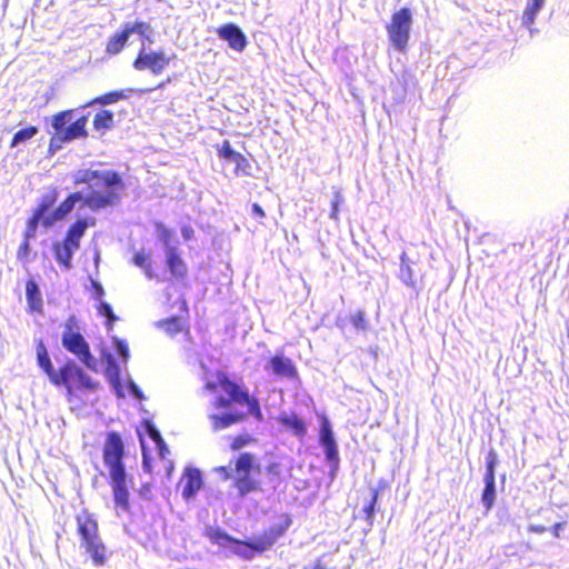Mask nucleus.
Returning <instances> with one entry per match:
<instances>
[{
    "mask_svg": "<svg viewBox=\"0 0 569 569\" xmlns=\"http://www.w3.org/2000/svg\"><path fill=\"white\" fill-rule=\"evenodd\" d=\"M266 370H271L273 375L286 378H293L297 376V370L293 362L283 355L272 357L264 366Z\"/></svg>",
    "mask_w": 569,
    "mask_h": 569,
    "instance_id": "12",
    "label": "nucleus"
},
{
    "mask_svg": "<svg viewBox=\"0 0 569 569\" xmlns=\"http://www.w3.org/2000/svg\"><path fill=\"white\" fill-rule=\"evenodd\" d=\"M143 427H144L147 435L154 443L162 442V437H161L160 431L156 428V426L151 421H149V420L144 421Z\"/></svg>",
    "mask_w": 569,
    "mask_h": 569,
    "instance_id": "44",
    "label": "nucleus"
},
{
    "mask_svg": "<svg viewBox=\"0 0 569 569\" xmlns=\"http://www.w3.org/2000/svg\"><path fill=\"white\" fill-rule=\"evenodd\" d=\"M232 402L231 399H227L224 397H218L214 401L216 408H228Z\"/></svg>",
    "mask_w": 569,
    "mask_h": 569,
    "instance_id": "57",
    "label": "nucleus"
},
{
    "mask_svg": "<svg viewBox=\"0 0 569 569\" xmlns=\"http://www.w3.org/2000/svg\"><path fill=\"white\" fill-rule=\"evenodd\" d=\"M202 486V478L199 470L189 469L184 476L182 496L186 499L193 497Z\"/></svg>",
    "mask_w": 569,
    "mask_h": 569,
    "instance_id": "16",
    "label": "nucleus"
},
{
    "mask_svg": "<svg viewBox=\"0 0 569 569\" xmlns=\"http://www.w3.org/2000/svg\"><path fill=\"white\" fill-rule=\"evenodd\" d=\"M412 264L415 262L409 259L406 252H402L400 256L399 278L408 287H415L416 284Z\"/></svg>",
    "mask_w": 569,
    "mask_h": 569,
    "instance_id": "20",
    "label": "nucleus"
},
{
    "mask_svg": "<svg viewBox=\"0 0 569 569\" xmlns=\"http://www.w3.org/2000/svg\"><path fill=\"white\" fill-rule=\"evenodd\" d=\"M76 183H86L84 206L93 211L114 206L124 189L121 177L111 170H79L73 176Z\"/></svg>",
    "mask_w": 569,
    "mask_h": 569,
    "instance_id": "1",
    "label": "nucleus"
},
{
    "mask_svg": "<svg viewBox=\"0 0 569 569\" xmlns=\"http://www.w3.org/2000/svg\"><path fill=\"white\" fill-rule=\"evenodd\" d=\"M236 487L240 496H244L256 489V482L250 478L249 475H239Z\"/></svg>",
    "mask_w": 569,
    "mask_h": 569,
    "instance_id": "35",
    "label": "nucleus"
},
{
    "mask_svg": "<svg viewBox=\"0 0 569 569\" xmlns=\"http://www.w3.org/2000/svg\"><path fill=\"white\" fill-rule=\"evenodd\" d=\"M219 381L223 391L233 402L242 403L244 400H248V392L242 391L238 385L231 382L224 376Z\"/></svg>",
    "mask_w": 569,
    "mask_h": 569,
    "instance_id": "21",
    "label": "nucleus"
},
{
    "mask_svg": "<svg viewBox=\"0 0 569 569\" xmlns=\"http://www.w3.org/2000/svg\"><path fill=\"white\" fill-rule=\"evenodd\" d=\"M206 388H207L208 390H210V391H213V390L216 389V383H214V382H210V381H208V382L206 383Z\"/></svg>",
    "mask_w": 569,
    "mask_h": 569,
    "instance_id": "64",
    "label": "nucleus"
},
{
    "mask_svg": "<svg viewBox=\"0 0 569 569\" xmlns=\"http://www.w3.org/2000/svg\"><path fill=\"white\" fill-rule=\"evenodd\" d=\"M133 263L142 269L149 264V258L143 252H137L133 257Z\"/></svg>",
    "mask_w": 569,
    "mask_h": 569,
    "instance_id": "52",
    "label": "nucleus"
},
{
    "mask_svg": "<svg viewBox=\"0 0 569 569\" xmlns=\"http://www.w3.org/2000/svg\"><path fill=\"white\" fill-rule=\"evenodd\" d=\"M243 418L240 413H223V415H211L210 419L212 420L213 429H224L233 423H237Z\"/></svg>",
    "mask_w": 569,
    "mask_h": 569,
    "instance_id": "24",
    "label": "nucleus"
},
{
    "mask_svg": "<svg viewBox=\"0 0 569 569\" xmlns=\"http://www.w3.org/2000/svg\"><path fill=\"white\" fill-rule=\"evenodd\" d=\"M343 202V197L342 194L337 191L335 193V197L331 201V212H330V218L333 219V220H338V212H339V206Z\"/></svg>",
    "mask_w": 569,
    "mask_h": 569,
    "instance_id": "48",
    "label": "nucleus"
},
{
    "mask_svg": "<svg viewBox=\"0 0 569 569\" xmlns=\"http://www.w3.org/2000/svg\"><path fill=\"white\" fill-rule=\"evenodd\" d=\"M528 530L533 533H543L547 530V528L540 525H530L528 527Z\"/></svg>",
    "mask_w": 569,
    "mask_h": 569,
    "instance_id": "59",
    "label": "nucleus"
},
{
    "mask_svg": "<svg viewBox=\"0 0 569 569\" xmlns=\"http://www.w3.org/2000/svg\"><path fill=\"white\" fill-rule=\"evenodd\" d=\"M113 346H114L117 353L123 359V361H127L129 359L130 353H129V348H128V345L126 343V341L114 337Z\"/></svg>",
    "mask_w": 569,
    "mask_h": 569,
    "instance_id": "46",
    "label": "nucleus"
},
{
    "mask_svg": "<svg viewBox=\"0 0 569 569\" xmlns=\"http://www.w3.org/2000/svg\"><path fill=\"white\" fill-rule=\"evenodd\" d=\"M251 545L257 552L261 553L271 548L276 542L271 537L264 531L262 535L254 537L251 541Z\"/></svg>",
    "mask_w": 569,
    "mask_h": 569,
    "instance_id": "31",
    "label": "nucleus"
},
{
    "mask_svg": "<svg viewBox=\"0 0 569 569\" xmlns=\"http://www.w3.org/2000/svg\"><path fill=\"white\" fill-rule=\"evenodd\" d=\"M80 549L91 559L96 567H102L108 560V549L100 535L98 521L93 515L82 511L77 516Z\"/></svg>",
    "mask_w": 569,
    "mask_h": 569,
    "instance_id": "3",
    "label": "nucleus"
},
{
    "mask_svg": "<svg viewBox=\"0 0 569 569\" xmlns=\"http://www.w3.org/2000/svg\"><path fill=\"white\" fill-rule=\"evenodd\" d=\"M87 227L88 223L86 220H78L69 228L63 241L79 249L80 239L83 237Z\"/></svg>",
    "mask_w": 569,
    "mask_h": 569,
    "instance_id": "22",
    "label": "nucleus"
},
{
    "mask_svg": "<svg viewBox=\"0 0 569 569\" xmlns=\"http://www.w3.org/2000/svg\"><path fill=\"white\" fill-rule=\"evenodd\" d=\"M351 323L357 330H366L367 321L365 319V312L359 310L351 316Z\"/></svg>",
    "mask_w": 569,
    "mask_h": 569,
    "instance_id": "47",
    "label": "nucleus"
},
{
    "mask_svg": "<svg viewBox=\"0 0 569 569\" xmlns=\"http://www.w3.org/2000/svg\"><path fill=\"white\" fill-rule=\"evenodd\" d=\"M57 201L56 192L47 193L42 197L40 204L36 209V213H39L41 217L47 218L49 216L50 208Z\"/></svg>",
    "mask_w": 569,
    "mask_h": 569,
    "instance_id": "34",
    "label": "nucleus"
},
{
    "mask_svg": "<svg viewBox=\"0 0 569 569\" xmlns=\"http://www.w3.org/2000/svg\"><path fill=\"white\" fill-rule=\"evenodd\" d=\"M167 266L171 272V274L176 278H182L187 273V267L183 260L180 258L177 249L174 247H168L164 250Z\"/></svg>",
    "mask_w": 569,
    "mask_h": 569,
    "instance_id": "14",
    "label": "nucleus"
},
{
    "mask_svg": "<svg viewBox=\"0 0 569 569\" xmlns=\"http://www.w3.org/2000/svg\"><path fill=\"white\" fill-rule=\"evenodd\" d=\"M217 33L220 39L227 41L233 50L241 52L247 46V38L242 30L233 24V23H227L221 26Z\"/></svg>",
    "mask_w": 569,
    "mask_h": 569,
    "instance_id": "11",
    "label": "nucleus"
},
{
    "mask_svg": "<svg viewBox=\"0 0 569 569\" xmlns=\"http://www.w3.org/2000/svg\"><path fill=\"white\" fill-rule=\"evenodd\" d=\"M565 527V523L563 522H558L556 523L553 527H552V533L555 537L559 538L560 537V531L561 529Z\"/></svg>",
    "mask_w": 569,
    "mask_h": 569,
    "instance_id": "61",
    "label": "nucleus"
},
{
    "mask_svg": "<svg viewBox=\"0 0 569 569\" xmlns=\"http://www.w3.org/2000/svg\"><path fill=\"white\" fill-rule=\"evenodd\" d=\"M170 59L163 52H146L144 48L141 49L133 67L137 70L149 69L154 74H160L169 64Z\"/></svg>",
    "mask_w": 569,
    "mask_h": 569,
    "instance_id": "9",
    "label": "nucleus"
},
{
    "mask_svg": "<svg viewBox=\"0 0 569 569\" xmlns=\"http://www.w3.org/2000/svg\"><path fill=\"white\" fill-rule=\"evenodd\" d=\"M30 240H27L24 238L23 242L21 243L19 250H18V258L19 259H22L24 257H27L30 252V244H29Z\"/></svg>",
    "mask_w": 569,
    "mask_h": 569,
    "instance_id": "56",
    "label": "nucleus"
},
{
    "mask_svg": "<svg viewBox=\"0 0 569 569\" xmlns=\"http://www.w3.org/2000/svg\"><path fill=\"white\" fill-rule=\"evenodd\" d=\"M72 110H67L57 113L52 117L51 126L54 129L56 133H60V131L66 130L67 124L72 120Z\"/></svg>",
    "mask_w": 569,
    "mask_h": 569,
    "instance_id": "29",
    "label": "nucleus"
},
{
    "mask_svg": "<svg viewBox=\"0 0 569 569\" xmlns=\"http://www.w3.org/2000/svg\"><path fill=\"white\" fill-rule=\"evenodd\" d=\"M108 373L112 377H118L119 376V367L118 365L116 363V360L113 359V357L111 355L108 356Z\"/></svg>",
    "mask_w": 569,
    "mask_h": 569,
    "instance_id": "55",
    "label": "nucleus"
},
{
    "mask_svg": "<svg viewBox=\"0 0 569 569\" xmlns=\"http://www.w3.org/2000/svg\"><path fill=\"white\" fill-rule=\"evenodd\" d=\"M242 403H246L248 407V411L258 420L262 419V412L260 410L259 401L256 398H251L248 396V400H244Z\"/></svg>",
    "mask_w": 569,
    "mask_h": 569,
    "instance_id": "43",
    "label": "nucleus"
},
{
    "mask_svg": "<svg viewBox=\"0 0 569 569\" xmlns=\"http://www.w3.org/2000/svg\"><path fill=\"white\" fill-rule=\"evenodd\" d=\"M319 441L323 448L326 459L330 463L331 477H335L339 467V451L330 421L327 418L321 421Z\"/></svg>",
    "mask_w": 569,
    "mask_h": 569,
    "instance_id": "8",
    "label": "nucleus"
},
{
    "mask_svg": "<svg viewBox=\"0 0 569 569\" xmlns=\"http://www.w3.org/2000/svg\"><path fill=\"white\" fill-rule=\"evenodd\" d=\"M232 163L236 164L237 173L250 174L251 164H250L249 160L241 153L237 154V157Z\"/></svg>",
    "mask_w": 569,
    "mask_h": 569,
    "instance_id": "41",
    "label": "nucleus"
},
{
    "mask_svg": "<svg viewBox=\"0 0 569 569\" xmlns=\"http://www.w3.org/2000/svg\"><path fill=\"white\" fill-rule=\"evenodd\" d=\"M157 325L158 327L163 328L170 336L181 331V322L176 317L159 321Z\"/></svg>",
    "mask_w": 569,
    "mask_h": 569,
    "instance_id": "38",
    "label": "nucleus"
},
{
    "mask_svg": "<svg viewBox=\"0 0 569 569\" xmlns=\"http://www.w3.org/2000/svg\"><path fill=\"white\" fill-rule=\"evenodd\" d=\"M26 295L30 308L32 310H38L41 307L42 300L40 290L34 281L30 280L27 282Z\"/></svg>",
    "mask_w": 569,
    "mask_h": 569,
    "instance_id": "26",
    "label": "nucleus"
},
{
    "mask_svg": "<svg viewBox=\"0 0 569 569\" xmlns=\"http://www.w3.org/2000/svg\"><path fill=\"white\" fill-rule=\"evenodd\" d=\"M543 4L545 0H528L526 4L521 23L529 29L531 37L537 32V29L532 28V24L535 23L536 17L542 9Z\"/></svg>",
    "mask_w": 569,
    "mask_h": 569,
    "instance_id": "15",
    "label": "nucleus"
},
{
    "mask_svg": "<svg viewBox=\"0 0 569 569\" xmlns=\"http://www.w3.org/2000/svg\"><path fill=\"white\" fill-rule=\"evenodd\" d=\"M90 281H91L92 289H93L92 298L96 301L101 300L104 296V290H103L102 284L100 282H98L97 280H93L92 278H90Z\"/></svg>",
    "mask_w": 569,
    "mask_h": 569,
    "instance_id": "51",
    "label": "nucleus"
},
{
    "mask_svg": "<svg viewBox=\"0 0 569 569\" xmlns=\"http://www.w3.org/2000/svg\"><path fill=\"white\" fill-rule=\"evenodd\" d=\"M253 456L250 453H241L236 462V470L239 475H249L253 465Z\"/></svg>",
    "mask_w": 569,
    "mask_h": 569,
    "instance_id": "33",
    "label": "nucleus"
},
{
    "mask_svg": "<svg viewBox=\"0 0 569 569\" xmlns=\"http://www.w3.org/2000/svg\"><path fill=\"white\" fill-rule=\"evenodd\" d=\"M124 446L121 437L109 432L103 447V462L109 468L113 500L117 508L128 510L129 491L127 486V472L122 462Z\"/></svg>",
    "mask_w": 569,
    "mask_h": 569,
    "instance_id": "2",
    "label": "nucleus"
},
{
    "mask_svg": "<svg viewBox=\"0 0 569 569\" xmlns=\"http://www.w3.org/2000/svg\"><path fill=\"white\" fill-rule=\"evenodd\" d=\"M143 271H144V274L148 279H153L154 278V274H153V271H152V268H151V264L149 263L148 266H146L144 268H142Z\"/></svg>",
    "mask_w": 569,
    "mask_h": 569,
    "instance_id": "62",
    "label": "nucleus"
},
{
    "mask_svg": "<svg viewBox=\"0 0 569 569\" xmlns=\"http://www.w3.org/2000/svg\"><path fill=\"white\" fill-rule=\"evenodd\" d=\"M39 132L38 127L29 126L17 131L11 140L10 147L16 148L17 146L24 143L36 137Z\"/></svg>",
    "mask_w": 569,
    "mask_h": 569,
    "instance_id": "27",
    "label": "nucleus"
},
{
    "mask_svg": "<svg viewBox=\"0 0 569 569\" xmlns=\"http://www.w3.org/2000/svg\"><path fill=\"white\" fill-rule=\"evenodd\" d=\"M47 218L41 217L39 213L33 212V216L29 219L27 229L24 232V238L27 240H31L36 237L37 228L40 222L44 226V220Z\"/></svg>",
    "mask_w": 569,
    "mask_h": 569,
    "instance_id": "37",
    "label": "nucleus"
},
{
    "mask_svg": "<svg viewBox=\"0 0 569 569\" xmlns=\"http://www.w3.org/2000/svg\"><path fill=\"white\" fill-rule=\"evenodd\" d=\"M62 346L73 353L88 369L97 371V359L91 355L89 343L80 333L76 316H70L63 327Z\"/></svg>",
    "mask_w": 569,
    "mask_h": 569,
    "instance_id": "4",
    "label": "nucleus"
},
{
    "mask_svg": "<svg viewBox=\"0 0 569 569\" xmlns=\"http://www.w3.org/2000/svg\"><path fill=\"white\" fill-rule=\"evenodd\" d=\"M36 351H37V360H38L39 367L41 369H43V371L47 373V376L49 377L50 381L53 385L58 383L60 370L59 371L54 370V368L51 363L48 350L42 341H39V343L37 345Z\"/></svg>",
    "mask_w": 569,
    "mask_h": 569,
    "instance_id": "13",
    "label": "nucleus"
},
{
    "mask_svg": "<svg viewBox=\"0 0 569 569\" xmlns=\"http://www.w3.org/2000/svg\"><path fill=\"white\" fill-rule=\"evenodd\" d=\"M157 232H158V238L161 242H163L166 250L168 249V247H172L170 244V241H171V238L173 234L172 230L168 229L162 223H159V224H157Z\"/></svg>",
    "mask_w": 569,
    "mask_h": 569,
    "instance_id": "42",
    "label": "nucleus"
},
{
    "mask_svg": "<svg viewBox=\"0 0 569 569\" xmlns=\"http://www.w3.org/2000/svg\"><path fill=\"white\" fill-rule=\"evenodd\" d=\"M485 488L481 496V502L488 512L496 501V477L485 476Z\"/></svg>",
    "mask_w": 569,
    "mask_h": 569,
    "instance_id": "19",
    "label": "nucleus"
},
{
    "mask_svg": "<svg viewBox=\"0 0 569 569\" xmlns=\"http://www.w3.org/2000/svg\"><path fill=\"white\" fill-rule=\"evenodd\" d=\"M73 385L78 389L94 390L98 382H94L76 362L69 361L60 368L58 383L56 386H64L68 395H72Z\"/></svg>",
    "mask_w": 569,
    "mask_h": 569,
    "instance_id": "7",
    "label": "nucleus"
},
{
    "mask_svg": "<svg viewBox=\"0 0 569 569\" xmlns=\"http://www.w3.org/2000/svg\"><path fill=\"white\" fill-rule=\"evenodd\" d=\"M239 152L234 151L228 140H224L220 147H218V154L220 158L228 162H233Z\"/></svg>",
    "mask_w": 569,
    "mask_h": 569,
    "instance_id": "39",
    "label": "nucleus"
},
{
    "mask_svg": "<svg viewBox=\"0 0 569 569\" xmlns=\"http://www.w3.org/2000/svg\"><path fill=\"white\" fill-rule=\"evenodd\" d=\"M289 526H290V520L287 519L284 523L273 525L266 531L271 537V539H273V541L276 542L280 537L283 536V533L286 532V530L288 529Z\"/></svg>",
    "mask_w": 569,
    "mask_h": 569,
    "instance_id": "40",
    "label": "nucleus"
},
{
    "mask_svg": "<svg viewBox=\"0 0 569 569\" xmlns=\"http://www.w3.org/2000/svg\"><path fill=\"white\" fill-rule=\"evenodd\" d=\"M377 497H378V492L375 491L373 495H372L370 503L367 507H365V512L367 515V519L368 520H371L373 518L375 506H376V502H377Z\"/></svg>",
    "mask_w": 569,
    "mask_h": 569,
    "instance_id": "53",
    "label": "nucleus"
},
{
    "mask_svg": "<svg viewBox=\"0 0 569 569\" xmlns=\"http://www.w3.org/2000/svg\"><path fill=\"white\" fill-rule=\"evenodd\" d=\"M113 113L109 110H102L94 116L93 127L97 131L110 130L113 127Z\"/></svg>",
    "mask_w": 569,
    "mask_h": 569,
    "instance_id": "25",
    "label": "nucleus"
},
{
    "mask_svg": "<svg viewBox=\"0 0 569 569\" xmlns=\"http://www.w3.org/2000/svg\"><path fill=\"white\" fill-rule=\"evenodd\" d=\"M98 312L106 317L108 320L116 321L118 318L114 316L111 306L103 301V299L98 300Z\"/></svg>",
    "mask_w": 569,
    "mask_h": 569,
    "instance_id": "45",
    "label": "nucleus"
},
{
    "mask_svg": "<svg viewBox=\"0 0 569 569\" xmlns=\"http://www.w3.org/2000/svg\"><path fill=\"white\" fill-rule=\"evenodd\" d=\"M496 465H497V455L495 453L493 450H491L489 452V455H488V458H487L486 475L485 476L495 477Z\"/></svg>",
    "mask_w": 569,
    "mask_h": 569,
    "instance_id": "50",
    "label": "nucleus"
},
{
    "mask_svg": "<svg viewBox=\"0 0 569 569\" xmlns=\"http://www.w3.org/2000/svg\"><path fill=\"white\" fill-rule=\"evenodd\" d=\"M64 142H68V141L64 140V137L61 134V132L54 133V136L50 140L49 151L52 154L56 153L59 149H61L62 143H64Z\"/></svg>",
    "mask_w": 569,
    "mask_h": 569,
    "instance_id": "49",
    "label": "nucleus"
},
{
    "mask_svg": "<svg viewBox=\"0 0 569 569\" xmlns=\"http://www.w3.org/2000/svg\"><path fill=\"white\" fill-rule=\"evenodd\" d=\"M122 28L126 31V34L128 37H130L131 34H139L140 37H142L151 42V38H150L151 27L147 22H143V21L126 22Z\"/></svg>",
    "mask_w": 569,
    "mask_h": 569,
    "instance_id": "23",
    "label": "nucleus"
},
{
    "mask_svg": "<svg viewBox=\"0 0 569 569\" xmlns=\"http://www.w3.org/2000/svg\"><path fill=\"white\" fill-rule=\"evenodd\" d=\"M281 425L292 429L296 436H302L306 433V426L303 421L298 417L282 416L280 418Z\"/></svg>",
    "mask_w": 569,
    "mask_h": 569,
    "instance_id": "30",
    "label": "nucleus"
},
{
    "mask_svg": "<svg viewBox=\"0 0 569 569\" xmlns=\"http://www.w3.org/2000/svg\"><path fill=\"white\" fill-rule=\"evenodd\" d=\"M181 231H182V236H183L184 239H187V240L190 239L191 233H192V229L191 228L183 227Z\"/></svg>",
    "mask_w": 569,
    "mask_h": 569,
    "instance_id": "63",
    "label": "nucleus"
},
{
    "mask_svg": "<svg viewBox=\"0 0 569 569\" xmlns=\"http://www.w3.org/2000/svg\"><path fill=\"white\" fill-rule=\"evenodd\" d=\"M411 24L412 16L408 8H402L392 14L391 22L387 26V32L390 42L397 50H406L409 41Z\"/></svg>",
    "mask_w": 569,
    "mask_h": 569,
    "instance_id": "5",
    "label": "nucleus"
},
{
    "mask_svg": "<svg viewBox=\"0 0 569 569\" xmlns=\"http://www.w3.org/2000/svg\"><path fill=\"white\" fill-rule=\"evenodd\" d=\"M129 37L126 34V31L122 29L120 32L116 33L107 44V52L111 54L119 53L124 44L127 43Z\"/></svg>",
    "mask_w": 569,
    "mask_h": 569,
    "instance_id": "28",
    "label": "nucleus"
},
{
    "mask_svg": "<svg viewBox=\"0 0 569 569\" xmlns=\"http://www.w3.org/2000/svg\"><path fill=\"white\" fill-rule=\"evenodd\" d=\"M82 201L84 203L83 191L71 193L57 209L51 211L44 220V227L49 228L57 221L62 220L67 217L74 208L76 203Z\"/></svg>",
    "mask_w": 569,
    "mask_h": 569,
    "instance_id": "10",
    "label": "nucleus"
},
{
    "mask_svg": "<svg viewBox=\"0 0 569 569\" xmlns=\"http://www.w3.org/2000/svg\"><path fill=\"white\" fill-rule=\"evenodd\" d=\"M88 118L86 116L79 118L74 122L70 123L66 130L60 131L61 134L64 137V140L71 141L77 138L86 137V124H87Z\"/></svg>",
    "mask_w": 569,
    "mask_h": 569,
    "instance_id": "18",
    "label": "nucleus"
},
{
    "mask_svg": "<svg viewBox=\"0 0 569 569\" xmlns=\"http://www.w3.org/2000/svg\"><path fill=\"white\" fill-rule=\"evenodd\" d=\"M204 535L212 543L222 548H229L233 555L243 559L251 560L256 555L250 541L234 539L218 527H207Z\"/></svg>",
    "mask_w": 569,
    "mask_h": 569,
    "instance_id": "6",
    "label": "nucleus"
},
{
    "mask_svg": "<svg viewBox=\"0 0 569 569\" xmlns=\"http://www.w3.org/2000/svg\"><path fill=\"white\" fill-rule=\"evenodd\" d=\"M77 248H73L71 244L67 242H56L53 244V251L56 259L59 263L63 264L66 268L71 267V260L73 253L77 251Z\"/></svg>",
    "mask_w": 569,
    "mask_h": 569,
    "instance_id": "17",
    "label": "nucleus"
},
{
    "mask_svg": "<svg viewBox=\"0 0 569 569\" xmlns=\"http://www.w3.org/2000/svg\"><path fill=\"white\" fill-rule=\"evenodd\" d=\"M128 390L134 398H137L139 400L144 399L142 391L132 380L128 381Z\"/></svg>",
    "mask_w": 569,
    "mask_h": 569,
    "instance_id": "54",
    "label": "nucleus"
},
{
    "mask_svg": "<svg viewBox=\"0 0 569 569\" xmlns=\"http://www.w3.org/2000/svg\"><path fill=\"white\" fill-rule=\"evenodd\" d=\"M157 446V449H158V452H159V456L162 458V459H166V456L169 453V449L164 442V440L162 439V442H158L156 443Z\"/></svg>",
    "mask_w": 569,
    "mask_h": 569,
    "instance_id": "58",
    "label": "nucleus"
},
{
    "mask_svg": "<svg viewBox=\"0 0 569 569\" xmlns=\"http://www.w3.org/2000/svg\"><path fill=\"white\" fill-rule=\"evenodd\" d=\"M251 545L257 552L261 553L271 548L276 542L271 537L264 531L262 535L254 537L251 541Z\"/></svg>",
    "mask_w": 569,
    "mask_h": 569,
    "instance_id": "32",
    "label": "nucleus"
},
{
    "mask_svg": "<svg viewBox=\"0 0 569 569\" xmlns=\"http://www.w3.org/2000/svg\"><path fill=\"white\" fill-rule=\"evenodd\" d=\"M126 98H128V96L126 94V91H112V92H109L101 97L96 98L89 104H92V103L111 104V103H114V102H117L121 99H126Z\"/></svg>",
    "mask_w": 569,
    "mask_h": 569,
    "instance_id": "36",
    "label": "nucleus"
},
{
    "mask_svg": "<svg viewBox=\"0 0 569 569\" xmlns=\"http://www.w3.org/2000/svg\"><path fill=\"white\" fill-rule=\"evenodd\" d=\"M252 212H253L254 216H257L259 218H263L264 217V211H263V209L258 203H253Z\"/></svg>",
    "mask_w": 569,
    "mask_h": 569,
    "instance_id": "60",
    "label": "nucleus"
}]
</instances>
